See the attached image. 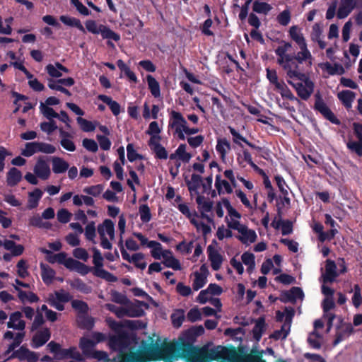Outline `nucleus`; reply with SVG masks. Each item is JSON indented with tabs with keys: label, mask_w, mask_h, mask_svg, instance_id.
Returning a JSON list of instances; mask_svg holds the SVG:
<instances>
[{
	"label": "nucleus",
	"mask_w": 362,
	"mask_h": 362,
	"mask_svg": "<svg viewBox=\"0 0 362 362\" xmlns=\"http://www.w3.org/2000/svg\"><path fill=\"white\" fill-rule=\"evenodd\" d=\"M204 333L202 325L192 326L183 331L177 339L154 341L142 340L139 349L132 351V344L136 337L129 332L109 337L108 346L111 352H116L112 362H175L182 359L185 362H210L221 358L218 351L209 349V345H194L197 339Z\"/></svg>",
	"instance_id": "obj_1"
},
{
	"label": "nucleus",
	"mask_w": 362,
	"mask_h": 362,
	"mask_svg": "<svg viewBox=\"0 0 362 362\" xmlns=\"http://www.w3.org/2000/svg\"><path fill=\"white\" fill-rule=\"evenodd\" d=\"M314 110L319 112L326 119L337 125L341 124L340 120L335 116L333 112L325 103L320 93L315 95Z\"/></svg>",
	"instance_id": "obj_2"
},
{
	"label": "nucleus",
	"mask_w": 362,
	"mask_h": 362,
	"mask_svg": "<svg viewBox=\"0 0 362 362\" xmlns=\"http://www.w3.org/2000/svg\"><path fill=\"white\" fill-rule=\"evenodd\" d=\"M353 130L357 141L349 140L346 143L347 148L358 156L362 157V124L354 122Z\"/></svg>",
	"instance_id": "obj_3"
},
{
	"label": "nucleus",
	"mask_w": 362,
	"mask_h": 362,
	"mask_svg": "<svg viewBox=\"0 0 362 362\" xmlns=\"http://www.w3.org/2000/svg\"><path fill=\"white\" fill-rule=\"evenodd\" d=\"M118 246L119 247L122 257L124 260L129 262H132L136 268H139L141 270L146 267L147 264L146 262H140L141 260L144 259V255L141 252H139L135 253L132 257H130L129 254L124 247L122 238L118 243Z\"/></svg>",
	"instance_id": "obj_4"
},
{
	"label": "nucleus",
	"mask_w": 362,
	"mask_h": 362,
	"mask_svg": "<svg viewBox=\"0 0 362 362\" xmlns=\"http://www.w3.org/2000/svg\"><path fill=\"white\" fill-rule=\"evenodd\" d=\"M160 140L161 137L160 136H153L150 138L148 144L155 153L156 158L165 160L168 157V153L166 149L160 144Z\"/></svg>",
	"instance_id": "obj_5"
},
{
	"label": "nucleus",
	"mask_w": 362,
	"mask_h": 362,
	"mask_svg": "<svg viewBox=\"0 0 362 362\" xmlns=\"http://www.w3.org/2000/svg\"><path fill=\"white\" fill-rule=\"evenodd\" d=\"M288 84L293 86L298 96L303 100H308L314 91L315 84H303L302 82L293 83L287 80Z\"/></svg>",
	"instance_id": "obj_6"
},
{
	"label": "nucleus",
	"mask_w": 362,
	"mask_h": 362,
	"mask_svg": "<svg viewBox=\"0 0 362 362\" xmlns=\"http://www.w3.org/2000/svg\"><path fill=\"white\" fill-rule=\"evenodd\" d=\"M196 202L198 205V209L201 214L202 218H206L209 222H211L213 220L206 213L210 212L214 206V202L210 201L209 199H206L204 196L198 194L196 197Z\"/></svg>",
	"instance_id": "obj_7"
},
{
	"label": "nucleus",
	"mask_w": 362,
	"mask_h": 362,
	"mask_svg": "<svg viewBox=\"0 0 362 362\" xmlns=\"http://www.w3.org/2000/svg\"><path fill=\"white\" fill-rule=\"evenodd\" d=\"M34 173L39 178L47 180L51 174L50 168L43 157H39L34 167Z\"/></svg>",
	"instance_id": "obj_8"
},
{
	"label": "nucleus",
	"mask_w": 362,
	"mask_h": 362,
	"mask_svg": "<svg viewBox=\"0 0 362 362\" xmlns=\"http://www.w3.org/2000/svg\"><path fill=\"white\" fill-rule=\"evenodd\" d=\"M51 337V332L49 328L45 327L38 331L32 338L31 346L34 349H38L45 344Z\"/></svg>",
	"instance_id": "obj_9"
},
{
	"label": "nucleus",
	"mask_w": 362,
	"mask_h": 362,
	"mask_svg": "<svg viewBox=\"0 0 362 362\" xmlns=\"http://www.w3.org/2000/svg\"><path fill=\"white\" fill-rule=\"evenodd\" d=\"M65 267L71 271H76L83 276L86 275L91 271L90 267L71 257L68 258Z\"/></svg>",
	"instance_id": "obj_10"
},
{
	"label": "nucleus",
	"mask_w": 362,
	"mask_h": 362,
	"mask_svg": "<svg viewBox=\"0 0 362 362\" xmlns=\"http://www.w3.org/2000/svg\"><path fill=\"white\" fill-rule=\"evenodd\" d=\"M207 253L212 269L218 271L221 268L223 257L212 245L208 246Z\"/></svg>",
	"instance_id": "obj_11"
},
{
	"label": "nucleus",
	"mask_w": 362,
	"mask_h": 362,
	"mask_svg": "<svg viewBox=\"0 0 362 362\" xmlns=\"http://www.w3.org/2000/svg\"><path fill=\"white\" fill-rule=\"evenodd\" d=\"M339 276L337 272V265L334 261L332 259H327L325 264V274L323 276V281L325 283H332Z\"/></svg>",
	"instance_id": "obj_12"
},
{
	"label": "nucleus",
	"mask_w": 362,
	"mask_h": 362,
	"mask_svg": "<svg viewBox=\"0 0 362 362\" xmlns=\"http://www.w3.org/2000/svg\"><path fill=\"white\" fill-rule=\"evenodd\" d=\"M22 313L16 311L10 315L9 321L7 322V327L10 329L23 331L25 327V322L21 320Z\"/></svg>",
	"instance_id": "obj_13"
},
{
	"label": "nucleus",
	"mask_w": 362,
	"mask_h": 362,
	"mask_svg": "<svg viewBox=\"0 0 362 362\" xmlns=\"http://www.w3.org/2000/svg\"><path fill=\"white\" fill-rule=\"evenodd\" d=\"M42 252L47 255L46 259L50 264H54L57 262L60 264H63L65 267V264L69 257H67V254L64 252H62L57 254H54L50 250L44 249Z\"/></svg>",
	"instance_id": "obj_14"
},
{
	"label": "nucleus",
	"mask_w": 362,
	"mask_h": 362,
	"mask_svg": "<svg viewBox=\"0 0 362 362\" xmlns=\"http://www.w3.org/2000/svg\"><path fill=\"white\" fill-rule=\"evenodd\" d=\"M240 233L241 235H238L236 238L243 244H248V243H253L257 238L255 231L249 229L247 226L241 228Z\"/></svg>",
	"instance_id": "obj_15"
},
{
	"label": "nucleus",
	"mask_w": 362,
	"mask_h": 362,
	"mask_svg": "<svg viewBox=\"0 0 362 362\" xmlns=\"http://www.w3.org/2000/svg\"><path fill=\"white\" fill-rule=\"evenodd\" d=\"M76 322L78 327L81 329L91 330L95 325L94 318L88 314L77 315Z\"/></svg>",
	"instance_id": "obj_16"
},
{
	"label": "nucleus",
	"mask_w": 362,
	"mask_h": 362,
	"mask_svg": "<svg viewBox=\"0 0 362 362\" xmlns=\"http://www.w3.org/2000/svg\"><path fill=\"white\" fill-rule=\"evenodd\" d=\"M266 322L264 317H259L255 322V325L252 328V333L255 341H259L266 329Z\"/></svg>",
	"instance_id": "obj_17"
},
{
	"label": "nucleus",
	"mask_w": 362,
	"mask_h": 362,
	"mask_svg": "<svg viewBox=\"0 0 362 362\" xmlns=\"http://www.w3.org/2000/svg\"><path fill=\"white\" fill-rule=\"evenodd\" d=\"M299 48L300 49V51L298 52L296 55L291 54V59L294 61L296 60L300 64L303 62L308 60V66H310L312 65V55L310 52L308 50L307 46H305V47H301Z\"/></svg>",
	"instance_id": "obj_18"
},
{
	"label": "nucleus",
	"mask_w": 362,
	"mask_h": 362,
	"mask_svg": "<svg viewBox=\"0 0 362 362\" xmlns=\"http://www.w3.org/2000/svg\"><path fill=\"white\" fill-rule=\"evenodd\" d=\"M22 179L21 172L16 168H11L6 175V182L10 187L18 185Z\"/></svg>",
	"instance_id": "obj_19"
},
{
	"label": "nucleus",
	"mask_w": 362,
	"mask_h": 362,
	"mask_svg": "<svg viewBox=\"0 0 362 362\" xmlns=\"http://www.w3.org/2000/svg\"><path fill=\"white\" fill-rule=\"evenodd\" d=\"M95 346L93 340L87 337H83L80 339L79 347L82 351L83 354L87 358L94 351L93 349Z\"/></svg>",
	"instance_id": "obj_20"
},
{
	"label": "nucleus",
	"mask_w": 362,
	"mask_h": 362,
	"mask_svg": "<svg viewBox=\"0 0 362 362\" xmlns=\"http://www.w3.org/2000/svg\"><path fill=\"white\" fill-rule=\"evenodd\" d=\"M98 98L109 106L115 116L119 115L121 112V106L117 101L113 100L111 97L106 95H99Z\"/></svg>",
	"instance_id": "obj_21"
},
{
	"label": "nucleus",
	"mask_w": 362,
	"mask_h": 362,
	"mask_svg": "<svg viewBox=\"0 0 362 362\" xmlns=\"http://www.w3.org/2000/svg\"><path fill=\"white\" fill-rule=\"evenodd\" d=\"M52 171L55 174L65 173L69 169V163L63 158L54 156L52 158Z\"/></svg>",
	"instance_id": "obj_22"
},
{
	"label": "nucleus",
	"mask_w": 362,
	"mask_h": 362,
	"mask_svg": "<svg viewBox=\"0 0 362 362\" xmlns=\"http://www.w3.org/2000/svg\"><path fill=\"white\" fill-rule=\"evenodd\" d=\"M202 182V177L201 175L193 173L191 176V180L186 182L188 190L189 191L191 195L193 193L196 194H199L198 192V189L200 187V185Z\"/></svg>",
	"instance_id": "obj_23"
},
{
	"label": "nucleus",
	"mask_w": 362,
	"mask_h": 362,
	"mask_svg": "<svg viewBox=\"0 0 362 362\" xmlns=\"http://www.w3.org/2000/svg\"><path fill=\"white\" fill-rule=\"evenodd\" d=\"M223 187L225 189V192L228 194H231L233 192V188L227 180H222L221 175H216L215 180V187L217 190V192L219 195L224 194V191L223 189Z\"/></svg>",
	"instance_id": "obj_24"
},
{
	"label": "nucleus",
	"mask_w": 362,
	"mask_h": 362,
	"mask_svg": "<svg viewBox=\"0 0 362 362\" xmlns=\"http://www.w3.org/2000/svg\"><path fill=\"white\" fill-rule=\"evenodd\" d=\"M289 36L295 41L299 47H305L307 46L305 40L302 33L298 31V28L296 25H293L289 29Z\"/></svg>",
	"instance_id": "obj_25"
},
{
	"label": "nucleus",
	"mask_w": 362,
	"mask_h": 362,
	"mask_svg": "<svg viewBox=\"0 0 362 362\" xmlns=\"http://www.w3.org/2000/svg\"><path fill=\"white\" fill-rule=\"evenodd\" d=\"M355 96V93L349 90H344L338 93V98L346 108L351 107Z\"/></svg>",
	"instance_id": "obj_26"
},
{
	"label": "nucleus",
	"mask_w": 362,
	"mask_h": 362,
	"mask_svg": "<svg viewBox=\"0 0 362 362\" xmlns=\"http://www.w3.org/2000/svg\"><path fill=\"white\" fill-rule=\"evenodd\" d=\"M59 19L64 24L71 27H75L82 33H86V30L79 19L67 16H61Z\"/></svg>",
	"instance_id": "obj_27"
},
{
	"label": "nucleus",
	"mask_w": 362,
	"mask_h": 362,
	"mask_svg": "<svg viewBox=\"0 0 362 362\" xmlns=\"http://www.w3.org/2000/svg\"><path fill=\"white\" fill-rule=\"evenodd\" d=\"M272 9V6L267 3L255 0L252 4V11L259 14L267 15Z\"/></svg>",
	"instance_id": "obj_28"
},
{
	"label": "nucleus",
	"mask_w": 362,
	"mask_h": 362,
	"mask_svg": "<svg viewBox=\"0 0 362 362\" xmlns=\"http://www.w3.org/2000/svg\"><path fill=\"white\" fill-rule=\"evenodd\" d=\"M41 276L45 284H48L52 282L55 276V271L49 266L41 263Z\"/></svg>",
	"instance_id": "obj_29"
},
{
	"label": "nucleus",
	"mask_w": 362,
	"mask_h": 362,
	"mask_svg": "<svg viewBox=\"0 0 362 362\" xmlns=\"http://www.w3.org/2000/svg\"><path fill=\"white\" fill-rule=\"evenodd\" d=\"M42 192L39 188L35 189L28 194V205L29 209H34L37 206L40 199L42 198Z\"/></svg>",
	"instance_id": "obj_30"
},
{
	"label": "nucleus",
	"mask_w": 362,
	"mask_h": 362,
	"mask_svg": "<svg viewBox=\"0 0 362 362\" xmlns=\"http://www.w3.org/2000/svg\"><path fill=\"white\" fill-rule=\"evenodd\" d=\"M349 293L354 292L351 298V302L354 308H359L362 305V294L361 288L359 284H355L353 288L349 291Z\"/></svg>",
	"instance_id": "obj_31"
},
{
	"label": "nucleus",
	"mask_w": 362,
	"mask_h": 362,
	"mask_svg": "<svg viewBox=\"0 0 362 362\" xmlns=\"http://www.w3.org/2000/svg\"><path fill=\"white\" fill-rule=\"evenodd\" d=\"M148 88L154 98H159L160 96V88L159 83L151 75L146 76Z\"/></svg>",
	"instance_id": "obj_32"
},
{
	"label": "nucleus",
	"mask_w": 362,
	"mask_h": 362,
	"mask_svg": "<svg viewBox=\"0 0 362 362\" xmlns=\"http://www.w3.org/2000/svg\"><path fill=\"white\" fill-rule=\"evenodd\" d=\"M276 89L279 91L282 98H286L291 101H299L284 81H281V83L276 87Z\"/></svg>",
	"instance_id": "obj_33"
},
{
	"label": "nucleus",
	"mask_w": 362,
	"mask_h": 362,
	"mask_svg": "<svg viewBox=\"0 0 362 362\" xmlns=\"http://www.w3.org/2000/svg\"><path fill=\"white\" fill-rule=\"evenodd\" d=\"M100 33L103 39L113 40L115 42H118L120 40V35L111 30L109 27L101 25V30Z\"/></svg>",
	"instance_id": "obj_34"
},
{
	"label": "nucleus",
	"mask_w": 362,
	"mask_h": 362,
	"mask_svg": "<svg viewBox=\"0 0 362 362\" xmlns=\"http://www.w3.org/2000/svg\"><path fill=\"white\" fill-rule=\"evenodd\" d=\"M230 150V144L226 139H220L217 141L216 146V151L220 154L222 160H224L226 156V149Z\"/></svg>",
	"instance_id": "obj_35"
},
{
	"label": "nucleus",
	"mask_w": 362,
	"mask_h": 362,
	"mask_svg": "<svg viewBox=\"0 0 362 362\" xmlns=\"http://www.w3.org/2000/svg\"><path fill=\"white\" fill-rule=\"evenodd\" d=\"M71 288H75L83 293L88 294L91 292V287L84 283L81 279L77 278L70 282Z\"/></svg>",
	"instance_id": "obj_36"
},
{
	"label": "nucleus",
	"mask_w": 362,
	"mask_h": 362,
	"mask_svg": "<svg viewBox=\"0 0 362 362\" xmlns=\"http://www.w3.org/2000/svg\"><path fill=\"white\" fill-rule=\"evenodd\" d=\"M288 78H289L288 80L296 78L303 82V84H314L309 77L305 74L300 71V70H298V71H292L289 70V72L288 73Z\"/></svg>",
	"instance_id": "obj_37"
},
{
	"label": "nucleus",
	"mask_w": 362,
	"mask_h": 362,
	"mask_svg": "<svg viewBox=\"0 0 362 362\" xmlns=\"http://www.w3.org/2000/svg\"><path fill=\"white\" fill-rule=\"evenodd\" d=\"M93 274L95 276L103 279L108 282L114 283L117 281V277L116 276L105 269H95Z\"/></svg>",
	"instance_id": "obj_38"
},
{
	"label": "nucleus",
	"mask_w": 362,
	"mask_h": 362,
	"mask_svg": "<svg viewBox=\"0 0 362 362\" xmlns=\"http://www.w3.org/2000/svg\"><path fill=\"white\" fill-rule=\"evenodd\" d=\"M72 308L78 312L77 315H84L88 313L89 308L85 301L81 300H73L71 301Z\"/></svg>",
	"instance_id": "obj_39"
},
{
	"label": "nucleus",
	"mask_w": 362,
	"mask_h": 362,
	"mask_svg": "<svg viewBox=\"0 0 362 362\" xmlns=\"http://www.w3.org/2000/svg\"><path fill=\"white\" fill-rule=\"evenodd\" d=\"M102 228L110 236V239L115 237V224L110 219H105L102 224H99L98 228Z\"/></svg>",
	"instance_id": "obj_40"
},
{
	"label": "nucleus",
	"mask_w": 362,
	"mask_h": 362,
	"mask_svg": "<svg viewBox=\"0 0 362 362\" xmlns=\"http://www.w3.org/2000/svg\"><path fill=\"white\" fill-rule=\"evenodd\" d=\"M37 152H38L37 141L28 142L25 145V148L22 150L21 155L30 157Z\"/></svg>",
	"instance_id": "obj_41"
},
{
	"label": "nucleus",
	"mask_w": 362,
	"mask_h": 362,
	"mask_svg": "<svg viewBox=\"0 0 362 362\" xmlns=\"http://www.w3.org/2000/svg\"><path fill=\"white\" fill-rule=\"evenodd\" d=\"M148 247L152 248L151 255L154 259H160L161 258L162 245L160 243L155 240H150Z\"/></svg>",
	"instance_id": "obj_42"
},
{
	"label": "nucleus",
	"mask_w": 362,
	"mask_h": 362,
	"mask_svg": "<svg viewBox=\"0 0 362 362\" xmlns=\"http://www.w3.org/2000/svg\"><path fill=\"white\" fill-rule=\"evenodd\" d=\"M237 161L239 165H242L243 161L247 162L251 168H257V165L253 162L251 153L246 148L243 149V156L240 154H238Z\"/></svg>",
	"instance_id": "obj_43"
},
{
	"label": "nucleus",
	"mask_w": 362,
	"mask_h": 362,
	"mask_svg": "<svg viewBox=\"0 0 362 362\" xmlns=\"http://www.w3.org/2000/svg\"><path fill=\"white\" fill-rule=\"evenodd\" d=\"M103 185L101 184H98L95 185L86 187L83 189V192L87 194L97 197L103 192Z\"/></svg>",
	"instance_id": "obj_44"
},
{
	"label": "nucleus",
	"mask_w": 362,
	"mask_h": 362,
	"mask_svg": "<svg viewBox=\"0 0 362 362\" xmlns=\"http://www.w3.org/2000/svg\"><path fill=\"white\" fill-rule=\"evenodd\" d=\"M145 315L144 310L138 305H132L126 308V316L130 317H139Z\"/></svg>",
	"instance_id": "obj_45"
},
{
	"label": "nucleus",
	"mask_w": 362,
	"mask_h": 362,
	"mask_svg": "<svg viewBox=\"0 0 362 362\" xmlns=\"http://www.w3.org/2000/svg\"><path fill=\"white\" fill-rule=\"evenodd\" d=\"M229 129V132L231 134L232 136H233V141L237 144L238 146H239L240 148H243L244 146L242 144V142L246 144L247 139L244 137L243 135H241L238 131H236V129H235L234 128L231 127H228Z\"/></svg>",
	"instance_id": "obj_46"
},
{
	"label": "nucleus",
	"mask_w": 362,
	"mask_h": 362,
	"mask_svg": "<svg viewBox=\"0 0 362 362\" xmlns=\"http://www.w3.org/2000/svg\"><path fill=\"white\" fill-rule=\"evenodd\" d=\"M107 322L109 326V327L115 332V334L122 333V332H127V331L125 330L124 328L125 326V323L122 324L121 322H118L114 320H112L110 318L107 319Z\"/></svg>",
	"instance_id": "obj_47"
},
{
	"label": "nucleus",
	"mask_w": 362,
	"mask_h": 362,
	"mask_svg": "<svg viewBox=\"0 0 362 362\" xmlns=\"http://www.w3.org/2000/svg\"><path fill=\"white\" fill-rule=\"evenodd\" d=\"M88 358L96 359L98 361L103 362H110L112 361V358H110L107 352L104 351L94 350V351L90 355Z\"/></svg>",
	"instance_id": "obj_48"
},
{
	"label": "nucleus",
	"mask_w": 362,
	"mask_h": 362,
	"mask_svg": "<svg viewBox=\"0 0 362 362\" xmlns=\"http://www.w3.org/2000/svg\"><path fill=\"white\" fill-rule=\"evenodd\" d=\"M76 120L83 132H90L95 130V127L91 121L87 120L81 117H77Z\"/></svg>",
	"instance_id": "obj_49"
},
{
	"label": "nucleus",
	"mask_w": 362,
	"mask_h": 362,
	"mask_svg": "<svg viewBox=\"0 0 362 362\" xmlns=\"http://www.w3.org/2000/svg\"><path fill=\"white\" fill-rule=\"evenodd\" d=\"M92 250L93 252V263L95 267V269H103V257L101 252L96 247H93Z\"/></svg>",
	"instance_id": "obj_50"
},
{
	"label": "nucleus",
	"mask_w": 362,
	"mask_h": 362,
	"mask_svg": "<svg viewBox=\"0 0 362 362\" xmlns=\"http://www.w3.org/2000/svg\"><path fill=\"white\" fill-rule=\"evenodd\" d=\"M194 276L195 278L193 281L192 286L194 291H198L206 284V277L199 272H195Z\"/></svg>",
	"instance_id": "obj_51"
},
{
	"label": "nucleus",
	"mask_w": 362,
	"mask_h": 362,
	"mask_svg": "<svg viewBox=\"0 0 362 362\" xmlns=\"http://www.w3.org/2000/svg\"><path fill=\"white\" fill-rule=\"evenodd\" d=\"M95 222L90 221L89 222L85 228V236L86 238L90 241H92L93 243H95Z\"/></svg>",
	"instance_id": "obj_52"
},
{
	"label": "nucleus",
	"mask_w": 362,
	"mask_h": 362,
	"mask_svg": "<svg viewBox=\"0 0 362 362\" xmlns=\"http://www.w3.org/2000/svg\"><path fill=\"white\" fill-rule=\"evenodd\" d=\"M140 219L143 223H148L151 219L150 208L147 204H142L139 206Z\"/></svg>",
	"instance_id": "obj_53"
},
{
	"label": "nucleus",
	"mask_w": 362,
	"mask_h": 362,
	"mask_svg": "<svg viewBox=\"0 0 362 362\" xmlns=\"http://www.w3.org/2000/svg\"><path fill=\"white\" fill-rule=\"evenodd\" d=\"M286 52L287 51L282 46H279L276 49L275 53L279 57L277 62L279 65L282 64L285 61H290L291 54H286Z\"/></svg>",
	"instance_id": "obj_54"
},
{
	"label": "nucleus",
	"mask_w": 362,
	"mask_h": 362,
	"mask_svg": "<svg viewBox=\"0 0 362 362\" xmlns=\"http://www.w3.org/2000/svg\"><path fill=\"white\" fill-rule=\"evenodd\" d=\"M43 115L48 119L52 120V118H58L59 114L57 113L54 110L49 106L45 105L43 103L40 104V107Z\"/></svg>",
	"instance_id": "obj_55"
},
{
	"label": "nucleus",
	"mask_w": 362,
	"mask_h": 362,
	"mask_svg": "<svg viewBox=\"0 0 362 362\" xmlns=\"http://www.w3.org/2000/svg\"><path fill=\"white\" fill-rule=\"evenodd\" d=\"M299 64L298 62L296 60L294 61L291 58L290 59V61H285L280 66H282V68L286 71V76H288V73L289 72V70L293 71H298L300 70Z\"/></svg>",
	"instance_id": "obj_56"
},
{
	"label": "nucleus",
	"mask_w": 362,
	"mask_h": 362,
	"mask_svg": "<svg viewBox=\"0 0 362 362\" xmlns=\"http://www.w3.org/2000/svg\"><path fill=\"white\" fill-rule=\"evenodd\" d=\"M127 158L129 161L134 162L137 159H142L143 156L139 154L134 148L132 144H128L127 146Z\"/></svg>",
	"instance_id": "obj_57"
},
{
	"label": "nucleus",
	"mask_w": 362,
	"mask_h": 362,
	"mask_svg": "<svg viewBox=\"0 0 362 362\" xmlns=\"http://www.w3.org/2000/svg\"><path fill=\"white\" fill-rule=\"evenodd\" d=\"M255 255L249 252H245L241 256L243 262L245 265L248 266V269H253L255 267Z\"/></svg>",
	"instance_id": "obj_58"
},
{
	"label": "nucleus",
	"mask_w": 362,
	"mask_h": 362,
	"mask_svg": "<svg viewBox=\"0 0 362 362\" xmlns=\"http://www.w3.org/2000/svg\"><path fill=\"white\" fill-rule=\"evenodd\" d=\"M110 295L112 301L116 303L124 305L128 302L127 297L117 291H112Z\"/></svg>",
	"instance_id": "obj_59"
},
{
	"label": "nucleus",
	"mask_w": 362,
	"mask_h": 362,
	"mask_svg": "<svg viewBox=\"0 0 362 362\" xmlns=\"http://www.w3.org/2000/svg\"><path fill=\"white\" fill-rule=\"evenodd\" d=\"M221 201H222L223 204L227 209L228 215L230 217H234L236 218H241V214L231 206L229 200L227 198H225V197L222 198Z\"/></svg>",
	"instance_id": "obj_60"
},
{
	"label": "nucleus",
	"mask_w": 362,
	"mask_h": 362,
	"mask_svg": "<svg viewBox=\"0 0 362 362\" xmlns=\"http://www.w3.org/2000/svg\"><path fill=\"white\" fill-rule=\"evenodd\" d=\"M163 263L166 267L172 268L174 270L181 269L180 261L172 255L169 258H165V261H163Z\"/></svg>",
	"instance_id": "obj_61"
},
{
	"label": "nucleus",
	"mask_w": 362,
	"mask_h": 362,
	"mask_svg": "<svg viewBox=\"0 0 362 362\" xmlns=\"http://www.w3.org/2000/svg\"><path fill=\"white\" fill-rule=\"evenodd\" d=\"M278 23L283 25H287L291 21V13L288 9H285L277 16Z\"/></svg>",
	"instance_id": "obj_62"
},
{
	"label": "nucleus",
	"mask_w": 362,
	"mask_h": 362,
	"mask_svg": "<svg viewBox=\"0 0 362 362\" xmlns=\"http://www.w3.org/2000/svg\"><path fill=\"white\" fill-rule=\"evenodd\" d=\"M66 352H67V358H72L78 362L84 361V358H83L80 352L77 350L76 347L71 346L67 349V351Z\"/></svg>",
	"instance_id": "obj_63"
},
{
	"label": "nucleus",
	"mask_w": 362,
	"mask_h": 362,
	"mask_svg": "<svg viewBox=\"0 0 362 362\" xmlns=\"http://www.w3.org/2000/svg\"><path fill=\"white\" fill-rule=\"evenodd\" d=\"M354 9V8L353 7L340 4L337 13V16L339 19H344L346 18Z\"/></svg>",
	"instance_id": "obj_64"
}]
</instances>
